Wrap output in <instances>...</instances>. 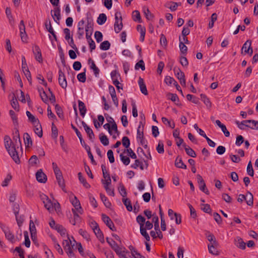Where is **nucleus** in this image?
Listing matches in <instances>:
<instances>
[{"label":"nucleus","mask_w":258,"mask_h":258,"mask_svg":"<svg viewBox=\"0 0 258 258\" xmlns=\"http://www.w3.org/2000/svg\"><path fill=\"white\" fill-rule=\"evenodd\" d=\"M4 143L5 147L8 152L9 155L13 158L15 163L19 164L20 160L18 154H14L12 150L13 141L8 136H5L4 138Z\"/></svg>","instance_id":"obj_1"},{"label":"nucleus","mask_w":258,"mask_h":258,"mask_svg":"<svg viewBox=\"0 0 258 258\" xmlns=\"http://www.w3.org/2000/svg\"><path fill=\"white\" fill-rule=\"evenodd\" d=\"M67 239H64L62 242V246L70 258H76L75 254L73 252V249L75 246V243H76V240L73 237L72 238L73 239L74 243H72L71 240L69 236H67Z\"/></svg>","instance_id":"obj_2"},{"label":"nucleus","mask_w":258,"mask_h":258,"mask_svg":"<svg viewBox=\"0 0 258 258\" xmlns=\"http://www.w3.org/2000/svg\"><path fill=\"white\" fill-rule=\"evenodd\" d=\"M206 236L208 241L210 242V243H209L208 245L209 252L213 255H218V253L215 252L214 251H212V248L215 249V248L217 247L219 245L218 242L216 240L215 237L213 234L210 233L209 232L208 235H207Z\"/></svg>","instance_id":"obj_3"},{"label":"nucleus","mask_w":258,"mask_h":258,"mask_svg":"<svg viewBox=\"0 0 258 258\" xmlns=\"http://www.w3.org/2000/svg\"><path fill=\"white\" fill-rule=\"evenodd\" d=\"M93 20L89 17L87 18V25L85 27L86 38L87 39H92L91 35L93 32Z\"/></svg>","instance_id":"obj_4"},{"label":"nucleus","mask_w":258,"mask_h":258,"mask_svg":"<svg viewBox=\"0 0 258 258\" xmlns=\"http://www.w3.org/2000/svg\"><path fill=\"white\" fill-rule=\"evenodd\" d=\"M115 23L114 25V31L116 33H119L122 29L123 24L122 23V17L120 13H116L115 14Z\"/></svg>","instance_id":"obj_5"},{"label":"nucleus","mask_w":258,"mask_h":258,"mask_svg":"<svg viewBox=\"0 0 258 258\" xmlns=\"http://www.w3.org/2000/svg\"><path fill=\"white\" fill-rule=\"evenodd\" d=\"M102 218L103 222L108 227V228L112 231H115L116 229L114 226V223L111 219L104 214H102Z\"/></svg>","instance_id":"obj_6"},{"label":"nucleus","mask_w":258,"mask_h":258,"mask_svg":"<svg viewBox=\"0 0 258 258\" xmlns=\"http://www.w3.org/2000/svg\"><path fill=\"white\" fill-rule=\"evenodd\" d=\"M141 125H140L137 130V139L140 140V144L143 146L145 148H147V141L145 139L144 137L143 129L142 131H140Z\"/></svg>","instance_id":"obj_7"},{"label":"nucleus","mask_w":258,"mask_h":258,"mask_svg":"<svg viewBox=\"0 0 258 258\" xmlns=\"http://www.w3.org/2000/svg\"><path fill=\"white\" fill-rule=\"evenodd\" d=\"M58 83L59 85L63 89H66L67 87V82L64 73L59 70L58 71Z\"/></svg>","instance_id":"obj_8"},{"label":"nucleus","mask_w":258,"mask_h":258,"mask_svg":"<svg viewBox=\"0 0 258 258\" xmlns=\"http://www.w3.org/2000/svg\"><path fill=\"white\" fill-rule=\"evenodd\" d=\"M19 30L20 36L23 42H26L27 39V35L25 31V26L23 20H21L19 25Z\"/></svg>","instance_id":"obj_9"},{"label":"nucleus","mask_w":258,"mask_h":258,"mask_svg":"<svg viewBox=\"0 0 258 258\" xmlns=\"http://www.w3.org/2000/svg\"><path fill=\"white\" fill-rule=\"evenodd\" d=\"M33 53L35 56V59L39 62H42V57L41 52L39 47L35 45L33 47Z\"/></svg>","instance_id":"obj_10"},{"label":"nucleus","mask_w":258,"mask_h":258,"mask_svg":"<svg viewBox=\"0 0 258 258\" xmlns=\"http://www.w3.org/2000/svg\"><path fill=\"white\" fill-rule=\"evenodd\" d=\"M95 226L93 227V230L95 235L101 242H104V236L103 234L100 229L99 226L97 223H94Z\"/></svg>","instance_id":"obj_11"},{"label":"nucleus","mask_w":258,"mask_h":258,"mask_svg":"<svg viewBox=\"0 0 258 258\" xmlns=\"http://www.w3.org/2000/svg\"><path fill=\"white\" fill-rule=\"evenodd\" d=\"M36 178L37 180L40 183H45L47 181V176L46 174L42 172V169L38 170L36 172Z\"/></svg>","instance_id":"obj_12"},{"label":"nucleus","mask_w":258,"mask_h":258,"mask_svg":"<svg viewBox=\"0 0 258 258\" xmlns=\"http://www.w3.org/2000/svg\"><path fill=\"white\" fill-rule=\"evenodd\" d=\"M85 24V21L84 20H82L78 22V31L77 33L78 38L79 39L82 38L83 36L84 33V25Z\"/></svg>","instance_id":"obj_13"},{"label":"nucleus","mask_w":258,"mask_h":258,"mask_svg":"<svg viewBox=\"0 0 258 258\" xmlns=\"http://www.w3.org/2000/svg\"><path fill=\"white\" fill-rule=\"evenodd\" d=\"M55 175L57 181L58 182V185H59L60 187H61V188L64 191L66 192V191L64 190L65 184H64V180L63 179L61 172L56 173H55Z\"/></svg>","instance_id":"obj_14"},{"label":"nucleus","mask_w":258,"mask_h":258,"mask_svg":"<svg viewBox=\"0 0 258 258\" xmlns=\"http://www.w3.org/2000/svg\"><path fill=\"white\" fill-rule=\"evenodd\" d=\"M54 14H52V11H51V16L53 18L54 21H55L57 24H59V21L61 18L60 17V9L59 7H56L54 11Z\"/></svg>","instance_id":"obj_15"},{"label":"nucleus","mask_w":258,"mask_h":258,"mask_svg":"<svg viewBox=\"0 0 258 258\" xmlns=\"http://www.w3.org/2000/svg\"><path fill=\"white\" fill-rule=\"evenodd\" d=\"M235 245L241 249H245L246 243L243 241V239L240 237H236L234 239Z\"/></svg>","instance_id":"obj_16"},{"label":"nucleus","mask_w":258,"mask_h":258,"mask_svg":"<svg viewBox=\"0 0 258 258\" xmlns=\"http://www.w3.org/2000/svg\"><path fill=\"white\" fill-rule=\"evenodd\" d=\"M138 84L140 86L141 92L145 95H148V91L146 88V86L144 83L143 79L141 77L139 78Z\"/></svg>","instance_id":"obj_17"},{"label":"nucleus","mask_w":258,"mask_h":258,"mask_svg":"<svg viewBox=\"0 0 258 258\" xmlns=\"http://www.w3.org/2000/svg\"><path fill=\"white\" fill-rule=\"evenodd\" d=\"M34 125V131L36 135L37 136L41 138L42 137L43 135V132L42 129L41 127V125L40 123V122H38L36 123V124H33Z\"/></svg>","instance_id":"obj_18"},{"label":"nucleus","mask_w":258,"mask_h":258,"mask_svg":"<svg viewBox=\"0 0 258 258\" xmlns=\"http://www.w3.org/2000/svg\"><path fill=\"white\" fill-rule=\"evenodd\" d=\"M78 106L80 112V115L84 117L86 113L87 108L86 106L83 102L81 100H78Z\"/></svg>","instance_id":"obj_19"},{"label":"nucleus","mask_w":258,"mask_h":258,"mask_svg":"<svg viewBox=\"0 0 258 258\" xmlns=\"http://www.w3.org/2000/svg\"><path fill=\"white\" fill-rule=\"evenodd\" d=\"M175 165L177 168L186 169V165L183 163L182 158L179 156L177 157L175 161Z\"/></svg>","instance_id":"obj_20"},{"label":"nucleus","mask_w":258,"mask_h":258,"mask_svg":"<svg viewBox=\"0 0 258 258\" xmlns=\"http://www.w3.org/2000/svg\"><path fill=\"white\" fill-rule=\"evenodd\" d=\"M3 232L5 233L6 238L12 242H14V235L10 231V230L7 228L6 229H3Z\"/></svg>","instance_id":"obj_21"},{"label":"nucleus","mask_w":258,"mask_h":258,"mask_svg":"<svg viewBox=\"0 0 258 258\" xmlns=\"http://www.w3.org/2000/svg\"><path fill=\"white\" fill-rule=\"evenodd\" d=\"M24 140L26 147H30L32 146V141L28 133H26L24 134Z\"/></svg>","instance_id":"obj_22"},{"label":"nucleus","mask_w":258,"mask_h":258,"mask_svg":"<svg viewBox=\"0 0 258 258\" xmlns=\"http://www.w3.org/2000/svg\"><path fill=\"white\" fill-rule=\"evenodd\" d=\"M11 104L12 107L16 110L19 111V103L14 93H13L12 98L11 100Z\"/></svg>","instance_id":"obj_23"},{"label":"nucleus","mask_w":258,"mask_h":258,"mask_svg":"<svg viewBox=\"0 0 258 258\" xmlns=\"http://www.w3.org/2000/svg\"><path fill=\"white\" fill-rule=\"evenodd\" d=\"M72 212L74 215V219L70 221L73 225H75L77 223L80 222L81 218L77 212H76V210L72 209Z\"/></svg>","instance_id":"obj_24"},{"label":"nucleus","mask_w":258,"mask_h":258,"mask_svg":"<svg viewBox=\"0 0 258 258\" xmlns=\"http://www.w3.org/2000/svg\"><path fill=\"white\" fill-rule=\"evenodd\" d=\"M251 40H247L243 45L242 48H241V53L243 52V50H244V51L245 53L246 52H248L249 49H251Z\"/></svg>","instance_id":"obj_25"},{"label":"nucleus","mask_w":258,"mask_h":258,"mask_svg":"<svg viewBox=\"0 0 258 258\" xmlns=\"http://www.w3.org/2000/svg\"><path fill=\"white\" fill-rule=\"evenodd\" d=\"M13 145H12V150L14 152V153L15 154H18L16 149L19 148V147H21L22 146L20 138L17 139V140L13 141Z\"/></svg>","instance_id":"obj_26"},{"label":"nucleus","mask_w":258,"mask_h":258,"mask_svg":"<svg viewBox=\"0 0 258 258\" xmlns=\"http://www.w3.org/2000/svg\"><path fill=\"white\" fill-rule=\"evenodd\" d=\"M86 149V151L87 152L88 157L91 159V162L93 164H95V161L94 159L93 156L91 152V149L89 146L86 144L85 142H84V144L83 143V144H81Z\"/></svg>","instance_id":"obj_27"},{"label":"nucleus","mask_w":258,"mask_h":258,"mask_svg":"<svg viewBox=\"0 0 258 258\" xmlns=\"http://www.w3.org/2000/svg\"><path fill=\"white\" fill-rule=\"evenodd\" d=\"M200 97L208 108H210L212 107V103L207 96L205 94H201Z\"/></svg>","instance_id":"obj_28"},{"label":"nucleus","mask_w":258,"mask_h":258,"mask_svg":"<svg viewBox=\"0 0 258 258\" xmlns=\"http://www.w3.org/2000/svg\"><path fill=\"white\" fill-rule=\"evenodd\" d=\"M26 113L28 117L29 121L31 122L33 125L39 121L38 119L32 114L30 111H27Z\"/></svg>","instance_id":"obj_29"},{"label":"nucleus","mask_w":258,"mask_h":258,"mask_svg":"<svg viewBox=\"0 0 258 258\" xmlns=\"http://www.w3.org/2000/svg\"><path fill=\"white\" fill-rule=\"evenodd\" d=\"M246 198V202L248 206H251L253 205V197L252 194L249 192L247 191L246 196H245Z\"/></svg>","instance_id":"obj_30"},{"label":"nucleus","mask_w":258,"mask_h":258,"mask_svg":"<svg viewBox=\"0 0 258 258\" xmlns=\"http://www.w3.org/2000/svg\"><path fill=\"white\" fill-rule=\"evenodd\" d=\"M183 147L184 148L186 154L192 157H196V154L195 152L189 147L187 146L186 144H183Z\"/></svg>","instance_id":"obj_31"},{"label":"nucleus","mask_w":258,"mask_h":258,"mask_svg":"<svg viewBox=\"0 0 258 258\" xmlns=\"http://www.w3.org/2000/svg\"><path fill=\"white\" fill-rule=\"evenodd\" d=\"M78 175L80 182L83 184V186L85 187L86 188H89L90 187V185L87 182L86 179L82 176V173L79 172Z\"/></svg>","instance_id":"obj_32"},{"label":"nucleus","mask_w":258,"mask_h":258,"mask_svg":"<svg viewBox=\"0 0 258 258\" xmlns=\"http://www.w3.org/2000/svg\"><path fill=\"white\" fill-rule=\"evenodd\" d=\"M100 199L102 200V201L103 202L104 206L107 208H110V207L111 206V204L108 201L107 198L104 194H101V193L100 194Z\"/></svg>","instance_id":"obj_33"},{"label":"nucleus","mask_w":258,"mask_h":258,"mask_svg":"<svg viewBox=\"0 0 258 258\" xmlns=\"http://www.w3.org/2000/svg\"><path fill=\"white\" fill-rule=\"evenodd\" d=\"M88 61L89 62H91L90 68L93 70L95 76L97 77L100 72L99 69L96 67L94 61L91 58H89Z\"/></svg>","instance_id":"obj_34"},{"label":"nucleus","mask_w":258,"mask_h":258,"mask_svg":"<svg viewBox=\"0 0 258 258\" xmlns=\"http://www.w3.org/2000/svg\"><path fill=\"white\" fill-rule=\"evenodd\" d=\"M173 71L178 80H181L182 78L185 77L184 73L182 72L179 68H174Z\"/></svg>","instance_id":"obj_35"},{"label":"nucleus","mask_w":258,"mask_h":258,"mask_svg":"<svg viewBox=\"0 0 258 258\" xmlns=\"http://www.w3.org/2000/svg\"><path fill=\"white\" fill-rule=\"evenodd\" d=\"M122 202L126 207V208L127 210V211L131 212L133 210V207L131 204V200L130 199L127 198H123Z\"/></svg>","instance_id":"obj_36"},{"label":"nucleus","mask_w":258,"mask_h":258,"mask_svg":"<svg viewBox=\"0 0 258 258\" xmlns=\"http://www.w3.org/2000/svg\"><path fill=\"white\" fill-rule=\"evenodd\" d=\"M133 19L135 21H137L139 23L142 22V19L140 15V12L138 10H135L133 12Z\"/></svg>","instance_id":"obj_37"},{"label":"nucleus","mask_w":258,"mask_h":258,"mask_svg":"<svg viewBox=\"0 0 258 258\" xmlns=\"http://www.w3.org/2000/svg\"><path fill=\"white\" fill-rule=\"evenodd\" d=\"M99 139L100 140L101 143L104 145V146H107L109 145V140L107 136L101 133L99 135Z\"/></svg>","instance_id":"obj_38"},{"label":"nucleus","mask_w":258,"mask_h":258,"mask_svg":"<svg viewBox=\"0 0 258 258\" xmlns=\"http://www.w3.org/2000/svg\"><path fill=\"white\" fill-rule=\"evenodd\" d=\"M179 48L181 53L183 54H185L187 53V46L183 43V41H181L180 37L179 38Z\"/></svg>","instance_id":"obj_39"},{"label":"nucleus","mask_w":258,"mask_h":258,"mask_svg":"<svg viewBox=\"0 0 258 258\" xmlns=\"http://www.w3.org/2000/svg\"><path fill=\"white\" fill-rule=\"evenodd\" d=\"M107 20L106 16L105 14H100L97 19V22L99 25H102L105 23Z\"/></svg>","instance_id":"obj_40"},{"label":"nucleus","mask_w":258,"mask_h":258,"mask_svg":"<svg viewBox=\"0 0 258 258\" xmlns=\"http://www.w3.org/2000/svg\"><path fill=\"white\" fill-rule=\"evenodd\" d=\"M85 131L88 135L89 140L91 142H93V140L95 138V135L92 130L89 126H88L86 129H85Z\"/></svg>","instance_id":"obj_41"},{"label":"nucleus","mask_w":258,"mask_h":258,"mask_svg":"<svg viewBox=\"0 0 258 258\" xmlns=\"http://www.w3.org/2000/svg\"><path fill=\"white\" fill-rule=\"evenodd\" d=\"M110 43L108 40L102 42L100 45V48L103 50H107L110 48Z\"/></svg>","instance_id":"obj_42"},{"label":"nucleus","mask_w":258,"mask_h":258,"mask_svg":"<svg viewBox=\"0 0 258 258\" xmlns=\"http://www.w3.org/2000/svg\"><path fill=\"white\" fill-rule=\"evenodd\" d=\"M54 229L56 230L61 236L64 235L66 233V229L62 225L56 224Z\"/></svg>","instance_id":"obj_43"},{"label":"nucleus","mask_w":258,"mask_h":258,"mask_svg":"<svg viewBox=\"0 0 258 258\" xmlns=\"http://www.w3.org/2000/svg\"><path fill=\"white\" fill-rule=\"evenodd\" d=\"M138 167H139L141 170H143L144 168L142 162L140 161L138 159H136L135 163L131 165V167L137 169Z\"/></svg>","instance_id":"obj_44"},{"label":"nucleus","mask_w":258,"mask_h":258,"mask_svg":"<svg viewBox=\"0 0 258 258\" xmlns=\"http://www.w3.org/2000/svg\"><path fill=\"white\" fill-rule=\"evenodd\" d=\"M144 13L148 20H152L153 19L154 15L150 12L148 8H144Z\"/></svg>","instance_id":"obj_45"},{"label":"nucleus","mask_w":258,"mask_h":258,"mask_svg":"<svg viewBox=\"0 0 258 258\" xmlns=\"http://www.w3.org/2000/svg\"><path fill=\"white\" fill-rule=\"evenodd\" d=\"M71 127L75 131L77 136H78L80 140L81 144H84V141L83 139L82 135L81 133L79 132V131L78 130V128L76 127H75L73 124H71Z\"/></svg>","instance_id":"obj_46"},{"label":"nucleus","mask_w":258,"mask_h":258,"mask_svg":"<svg viewBox=\"0 0 258 258\" xmlns=\"http://www.w3.org/2000/svg\"><path fill=\"white\" fill-rule=\"evenodd\" d=\"M180 4H178L177 3L171 2L166 4V7L169 8L171 11H175L176 10L178 6Z\"/></svg>","instance_id":"obj_47"},{"label":"nucleus","mask_w":258,"mask_h":258,"mask_svg":"<svg viewBox=\"0 0 258 258\" xmlns=\"http://www.w3.org/2000/svg\"><path fill=\"white\" fill-rule=\"evenodd\" d=\"M118 190L120 194L122 197H123V198L126 197L127 192L126 189L123 184L121 183H120L119 184V186L118 187Z\"/></svg>","instance_id":"obj_48"},{"label":"nucleus","mask_w":258,"mask_h":258,"mask_svg":"<svg viewBox=\"0 0 258 258\" xmlns=\"http://www.w3.org/2000/svg\"><path fill=\"white\" fill-rule=\"evenodd\" d=\"M39 92L40 93V96L42 99V100L45 103H47L48 102V97L45 92V91L43 90V88H41V90H39Z\"/></svg>","instance_id":"obj_49"},{"label":"nucleus","mask_w":258,"mask_h":258,"mask_svg":"<svg viewBox=\"0 0 258 258\" xmlns=\"http://www.w3.org/2000/svg\"><path fill=\"white\" fill-rule=\"evenodd\" d=\"M156 150L159 154H163L164 152V144L162 141H159L156 147Z\"/></svg>","instance_id":"obj_50"},{"label":"nucleus","mask_w":258,"mask_h":258,"mask_svg":"<svg viewBox=\"0 0 258 258\" xmlns=\"http://www.w3.org/2000/svg\"><path fill=\"white\" fill-rule=\"evenodd\" d=\"M152 221L154 223L155 230H158L159 228V219L155 214H153Z\"/></svg>","instance_id":"obj_51"},{"label":"nucleus","mask_w":258,"mask_h":258,"mask_svg":"<svg viewBox=\"0 0 258 258\" xmlns=\"http://www.w3.org/2000/svg\"><path fill=\"white\" fill-rule=\"evenodd\" d=\"M22 69L25 75L26 72H27V71H29L27 67L25 58L24 56L22 57Z\"/></svg>","instance_id":"obj_52"},{"label":"nucleus","mask_w":258,"mask_h":258,"mask_svg":"<svg viewBox=\"0 0 258 258\" xmlns=\"http://www.w3.org/2000/svg\"><path fill=\"white\" fill-rule=\"evenodd\" d=\"M9 113L11 117V118L12 119V120L13 121V123H14L15 125H17L18 124V118H17V115L16 114L15 112L13 110H11L9 111Z\"/></svg>","instance_id":"obj_53"},{"label":"nucleus","mask_w":258,"mask_h":258,"mask_svg":"<svg viewBox=\"0 0 258 258\" xmlns=\"http://www.w3.org/2000/svg\"><path fill=\"white\" fill-rule=\"evenodd\" d=\"M43 204H44L45 208L49 212H51L53 210V204L50 199Z\"/></svg>","instance_id":"obj_54"},{"label":"nucleus","mask_w":258,"mask_h":258,"mask_svg":"<svg viewBox=\"0 0 258 258\" xmlns=\"http://www.w3.org/2000/svg\"><path fill=\"white\" fill-rule=\"evenodd\" d=\"M55 109L56 111V113L58 116L59 118H63V111L61 108V107L58 104H56L55 105Z\"/></svg>","instance_id":"obj_55"},{"label":"nucleus","mask_w":258,"mask_h":258,"mask_svg":"<svg viewBox=\"0 0 258 258\" xmlns=\"http://www.w3.org/2000/svg\"><path fill=\"white\" fill-rule=\"evenodd\" d=\"M52 240L54 242V246L55 248L60 254L62 255L63 254V251L61 246L58 243L56 242V239L55 238H53Z\"/></svg>","instance_id":"obj_56"},{"label":"nucleus","mask_w":258,"mask_h":258,"mask_svg":"<svg viewBox=\"0 0 258 258\" xmlns=\"http://www.w3.org/2000/svg\"><path fill=\"white\" fill-rule=\"evenodd\" d=\"M246 171H247V174L249 175H250L251 176H253L254 171L252 168V163H251V161H249V163H248L247 169H246Z\"/></svg>","instance_id":"obj_57"},{"label":"nucleus","mask_w":258,"mask_h":258,"mask_svg":"<svg viewBox=\"0 0 258 258\" xmlns=\"http://www.w3.org/2000/svg\"><path fill=\"white\" fill-rule=\"evenodd\" d=\"M122 145L127 149L128 148L130 145V141L127 137L124 136L122 139Z\"/></svg>","instance_id":"obj_58"},{"label":"nucleus","mask_w":258,"mask_h":258,"mask_svg":"<svg viewBox=\"0 0 258 258\" xmlns=\"http://www.w3.org/2000/svg\"><path fill=\"white\" fill-rule=\"evenodd\" d=\"M162 121L164 124H167L169 127L172 128H174L175 127V123L172 121L171 122L166 117H162Z\"/></svg>","instance_id":"obj_59"},{"label":"nucleus","mask_w":258,"mask_h":258,"mask_svg":"<svg viewBox=\"0 0 258 258\" xmlns=\"http://www.w3.org/2000/svg\"><path fill=\"white\" fill-rule=\"evenodd\" d=\"M140 68H141L142 71L145 70L144 62L143 60H139L135 65L136 70H138Z\"/></svg>","instance_id":"obj_60"},{"label":"nucleus","mask_w":258,"mask_h":258,"mask_svg":"<svg viewBox=\"0 0 258 258\" xmlns=\"http://www.w3.org/2000/svg\"><path fill=\"white\" fill-rule=\"evenodd\" d=\"M199 184L200 190L205 192L206 195H209V191L206 187L205 181L203 182L202 183H199Z\"/></svg>","instance_id":"obj_61"},{"label":"nucleus","mask_w":258,"mask_h":258,"mask_svg":"<svg viewBox=\"0 0 258 258\" xmlns=\"http://www.w3.org/2000/svg\"><path fill=\"white\" fill-rule=\"evenodd\" d=\"M137 222L139 224L140 227H141V225L143 226V227L144 226V222H145V218L142 216L141 215H139L136 218Z\"/></svg>","instance_id":"obj_62"},{"label":"nucleus","mask_w":258,"mask_h":258,"mask_svg":"<svg viewBox=\"0 0 258 258\" xmlns=\"http://www.w3.org/2000/svg\"><path fill=\"white\" fill-rule=\"evenodd\" d=\"M120 157L121 161L125 165H127L130 163V159L129 157L124 156L122 154H120Z\"/></svg>","instance_id":"obj_63"},{"label":"nucleus","mask_w":258,"mask_h":258,"mask_svg":"<svg viewBox=\"0 0 258 258\" xmlns=\"http://www.w3.org/2000/svg\"><path fill=\"white\" fill-rule=\"evenodd\" d=\"M95 38L98 43L100 42L103 39V35L100 31H97L95 32Z\"/></svg>","instance_id":"obj_64"}]
</instances>
